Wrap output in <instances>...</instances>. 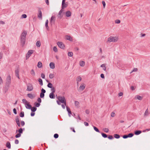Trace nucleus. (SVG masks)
I'll return each mask as SVG.
<instances>
[{
    "mask_svg": "<svg viewBox=\"0 0 150 150\" xmlns=\"http://www.w3.org/2000/svg\"><path fill=\"white\" fill-rule=\"evenodd\" d=\"M27 34L26 31L24 30L21 36V43L22 46H23L25 43L26 36Z\"/></svg>",
    "mask_w": 150,
    "mask_h": 150,
    "instance_id": "1",
    "label": "nucleus"
},
{
    "mask_svg": "<svg viewBox=\"0 0 150 150\" xmlns=\"http://www.w3.org/2000/svg\"><path fill=\"white\" fill-rule=\"evenodd\" d=\"M57 98L60 103L64 104L66 106L67 104L66 100L64 96H59L57 97Z\"/></svg>",
    "mask_w": 150,
    "mask_h": 150,
    "instance_id": "2",
    "label": "nucleus"
},
{
    "mask_svg": "<svg viewBox=\"0 0 150 150\" xmlns=\"http://www.w3.org/2000/svg\"><path fill=\"white\" fill-rule=\"evenodd\" d=\"M118 38L116 37L110 36L108 39L107 42H115L117 41Z\"/></svg>",
    "mask_w": 150,
    "mask_h": 150,
    "instance_id": "3",
    "label": "nucleus"
},
{
    "mask_svg": "<svg viewBox=\"0 0 150 150\" xmlns=\"http://www.w3.org/2000/svg\"><path fill=\"white\" fill-rule=\"evenodd\" d=\"M11 79L10 76V75H8L6 78V86L8 87L9 86L11 83Z\"/></svg>",
    "mask_w": 150,
    "mask_h": 150,
    "instance_id": "4",
    "label": "nucleus"
},
{
    "mask_svg": "<svg viewBox=\"0 0 150 150\" xmlns=\"http://www.w3.org/2000/svg\"><path fill=\"white\" fill-rule=\"evenodd\" d=\"M34 52V50H30L28 51L27 53L26 54V59H28L31 56V54H32Z\"/></svg>",
    "mask_w": 150,
    "mask_h": 150,
    "instance_id": "5",
    "label": "nucleus"
},
{
    "mask_svg": "<svg viewBox=\"0 0 150 150\" xmlns=\"http://www.w3.org/2000/svg\"><path fill=\"white\" fill-rule=\"evenodd\" d=\"M33 89V85L30 83H28L27 84V91H32Z\"/></svg>",
    "mask_w": 150,
    "mask_h": 150,
    "instance_id": "6",
    "label": "nucleus"
},
{
    "mask_svg": "<svg viewBox=\"0 0 150 150\" xmlns=\"http://www.w3.org/2000/svg\"><path fill=\"white\" fill-rule=\"evenodd\" d=\"M57 45L61 49H64L65 47L64 44L61 42H57Z\"/></svg>",
    "mask_w": 150,
    "mask_h": 150,
    "instance_id": "7",
    "label": "nucleus"
},
{
    "mask_svg": "<svg viewBox=\"0 0 150 150\" xmlns=\"http://www.w3.org/2000/svg\"><path fill=\"white\" fill-rule=\"evenodd\" d=\"M46 92V91L42 88L41 90V92L40 95V97L41 98H43L45 96L44 93Z\"/></svg>",
    "mask_w": 150,
    "mask_h": 150,
    "instance_id": "8",
    "label": "nucleus"
},
{
    "mask_svg": "<svg viewBox=\"0 0 150 150\" xmlns=\"http://www.w3.org/2000/svg\"><path fill=\"white\" fill-rule=\"evenodd\" d=\"M55 20V17L54 16H52L51 17L50 20V23L51 25L54 24Z\"/></svg>",
    "mask_w": 150,
    "mask_h": 150,
    "instance_id": "9",
    "label": "nucleus"
},
{
    "mask_svg": "<svg viewBox=\"0 0 150 150\" xmlns=\"http://www.w3.org/2000/svg\"><path fill=\"white\" fill-rule=\"evenodd\" d=\"M63 11V10L62 9H62L60 11L59 13L58 17L60 19L63 16V14H62Z\"/></svg>",
    "mask_w": 150,
    "mask_h": 150,
    "instance_id": "10",
    "label": "nucleus"
},
{
    "mask_svg": "<svg viewBox=\"0 0 150 150\" xmlns=\"http://www.w3.org/2000/svg\"><path fill=\"white\" fill-rule=\"evenodd\" d=\"M85 86L84 84H81L78 89V91H83L85 88Z\"/></svg>",
    "mask_w": 150,
    "mask_h": 150,
    "instance_id": "11",
    "label": "nucleus"
},
{
    "mask_svg": "<svg viewBox=\"0 0 150 150\" xmlns=\"http://www.w3.org/2000/svg\"><path fill=\"white\" fill-rule=\"evenodd\" d=\"M25 107L26 108L30 109L32 108V106L29 104V102L25 104Z\"/></svg>",
    "mask_w": 150,
    "mask_h": 150,
    "instance_id": "12",
    "label": "nucleus"
},
{
    "mask_svg": "<svg viewBox=\"0 0 150 150\" xmlns=\"http://www.w3.org/2000/svg\"><path fill=\"white\" fill-rule=\"evenodd\" d=\"M66 16L67 17H70L71 16V13L69 11H68L65 12Z\"/></svg>",
    "mask_w": 150,
    "mask_h": 150,
    "instance_id": "13",
    "label": "nucleus"
},
{
    "mask_svg": "<svg viewBox=\"0 0 150 150\" xmlns=\"http://www.w3.org/2000/svg\"><path fill=\"white\" fill-rule=\"evenodd\" d=\"M67 109V111L68 112V115L69 117H71V111L70 108H69L68 106H66Z\"/></svg>",
    "mask_w": 150,
    "mask_h": 150,
    "instance_id": "14",
    "label": "nucleus"
},
{
    "mask_svg": "<svg viewBox=\"0 0 150 150\" xmlns=\"http://www.w3.org/2000/svg\"><path fill=\"white\" fill-rule=\"evenodd\" d=\"M15 72L16 76L19 79V71L18 69H16Z\"/></svg>",
    "mask_w": 150,
    "mask_h": 150,
    "instance_id": "15",
    "label": "nucleus"
},
{
    "mask_svg": "<svg viewBox=\"0 0 150 150\" xmlns=\"http://www.w3.org/2000/svg\"><path fill=\"white\" fill-rule=\"evenodd\" d=\"M49 97L50 98L52 99H54L55 98V95L54 93H51L49 95Z\"/></svg>",
    "mask_w": 150,
    "mask_h": 150,
    "instance_id": "16",
    "label": "nucleus"
},
{
    "mask_svg": "<svg viewBox=\"0 0 150 150\" xmlns=\"http://www.w3.org/2000/svg\"><path fill=\"white\" fill-rule=\"evenodd\" d=\"M66 38L67 40H69L70 41H72V38L69 35H67L66 36Z\"/></svg>",
    "mask_w": 150,
    "mask_h": 150,
    "instance_id": "17",
    "label": "nucleus"
},
{
    "mask_svg": "<svg viewBox=\"0 0 150 150\" xmlns=\"http://www.w3.org/2000/svg\"><path fill=\"white\" fill-rule=\"evenodd\" d=\"M50 66L51 69H54L55 68V65L54 63L53 62H50Z\"/></svg>",
    "mask_w": 150,
    "mask_h": 150,
    "instance_id": "18",
    "label": "nucleus"
},
{
    "mask_svg": "<svg viewBox=\"0 0 150 150\" xmlns=\"http://www.w3.org/2000/svg\"><path fill=\"white\" fill-rule=\"evenodd\" d=\"M48 22H49L48 20L47 19V20L45 22V26L47 29V30H48L49 29V27L48 26Z\"/></svg>",
    "mask_w": 150,
    "mask_h": 150,
    "instance_id": "19",
    "label": "nucleus"
},
{
    "mask_svg": "<svg viewBox=\"0 0 150 150\" xmlns=\"http://www.w3.org/2000/svg\"><path fill=\"white\" fill-rule=\"evenodd\" d=\"M39 14L38 15V17L41 18V19L42 18V12L41 10H40L39 11Z\"/></svg>",
    "mask_w": 150,
    "mask_h": 150,
    "instance_id": "20",
    "label": "nucleus"
},
{
    "mask_svg": "<svg viewBox=\"0 0 150 150\" xmlns=\"http://www.w3.org/2000/svg\"><path fill=\"white\" fill-rule=\"evenodd\" d=\"M79 64L81 67H84L85 65V62L83 61H80L79 62Z\"/></svg>",
    "mask_w": 150,
    "mask_h": 150,
    "instance_id": "21",
    "label": "nucleus"
},
{
    "mask_svg": "<svg viewBox=\"0 0 150 150\" xmlns=\"http://www.w3.org/2000/svg\"><path fill=\"white\" fill-rule=\"evenodd\" d=\"M27 96L31 99H33L35 97V96H34L31 93L28 94H27Z\"/></svg>",
    "mask_w": 150,
    "mask_h": 150,
    "instance_id": "22",
    "label": "nucleus"
},
{
    "mask_svg": "<svg viewBox=\"0 0 150 150\" xmlns=\"http://www.w3.org/2000/svg\"><path fill=\"white\" fill-rule=\"evenodd\" d=\"M24 130V128H23V129L22 128H20L18 129V133L21 134H22L23 133V130Z\"/></svg>",
    "mask_w": 150,
    "mask_h": 150,
    "instance_id": "23",
    "label": "nucleus"
},
{
    "mask_svg": "<svg viewBox=\"0 0 150 150\" xmlns=\"http://www.w3.org/2000/svg\"><path fill=\"white\" fill-rule=\"evenodd\" d=\"M6 146L8 148L10 149L11 147L10 143L9 142H7L6 143Z\"/></svg>",
    "mask_w": 150,
    "mask_h": 150,
    "instance_id": "24",
    "label": "nucleus"
},
{
    "mask_svg": "<svg viewBox=\"0 0 150 150\" xmlns=\"http://www.w3.org/2000/svg\"><path fill=\"white\" fill-rule=\"evenodd\" d=\"M142 133V131L140 130H137L134 132V134L136 135H138Z\"/></svg>",
    "mask_w": 150,
    "mask_h": 150,
    "instance_id": "25",
    "label": "nucleus"
},
{
    "mask_svg": "<svg viewBox=\"0 0 150 150\" xmlns=\"http://www.w3.org/2000/svg\"><path fill=\"white\" fill-rule=\"evenodd\" d=\"M67 4H66V3H64V4H63V5L62 4V9H64L66 7H67Z\"/></svg>",
    "mask_w": 150,
    "mask_h": 150,
    "instance_id": "26",
    "label": "nucleus"
},
{
    "mask_svg": "<svg viewBox=\"0 0 150 150\" xmlns=\"http://www.w3.org/2000/svg\"><path fill=\"white\" fill-rule=\"evenodd\" d=\"M82 79L81 77L80 76H79L76 78V80L78 82L80 81Z\"/></svg>",
    "mask_w": 150,
    "mask_h": 150,
    "instance_id": "27",
    "label": "nucleus"
},
{
    "mask_svg": "<svg viewBox=\"0 0 150 150\" xmlns=\"http://www.w3.org/2000/svg\"><path fill=\"white\" fill-rule=\"evenodd\" d=\"M31 109V110L32 112H35V111L37 110V108L35 107H32Z\"/></svg>",
    "mask_w": 150,
    "mask_h": 150,
    "instance_id": "28",
    "label": "nucleus"
},
{
    "mask_svg": "<svg viewBox=\"0 0 150 150\" xmlns=\"http://www.w3.org/2000/svg\"><path fill=\"white\" fill-rule=\"evenodd\" d=\"M38 81L39 82L40 85L41 86H42L43 85V82L42 79L40 78H39L38 79Z\"/></svg>",
    "mask_w": 150,
    "mask_h": 150,
    "instance_id": "29",
    "label": "nucleus"
},
{
    "mask_svg": "<svg viewBox=\"0 0 150 150\" xmlns=\"http://www.w3.org/2000/svg\"><path fill=\"white\" fill-rule=\"evenodd\" d=\"M36 45L38 47H40L41 45V43L40 41H38L36 43Z\"/></svg>",
    "mask_w": 150,
    "mask_h": 150,
    "instance_id": "30",
    "label": "nucleus"
},
{
    "mask_svg": "<svg viewBox=\"0 0 150 150\" xmlns=\"http://www.w3.org/2000/svg\"><path fill=\"white\" fill-rule=\"evenodd\" d=\"M100 67H103V69L105 71L106 70V67H105V64H102L101 66Z\"/></svg>",
    "mask_w": 150,
    "mask_h": 150,
    "instance_id": "31",
    "label": "nucleus"
},
{
    "mask_svg": "<svg viewBox=\"0 0 150 150\" xmlns=\"http://www.w3.org/2000/svg\"><path fill=\"white\" fill-rule=\"evenodd\" d=\"M54 76V75L53 74H50L49 75V77L50 79H52Z\"/></svg>",
    "mask_w": 150,
    "mask_h": 150,
    "instance_id": "32",
    "label": "nucleus"
},
{
    "mask_svg": "<svg viewBox=\"0 0 150 150\" xmlns=\"http://www.w3.org/2000/svg\"><path fill=\"white\" fill-rule=\"evenodd\" d=\"M114 137L116 139H119L120 138V135L117 134H115L114 135Z\"/></svg>",
    "mask_w": 150,
    "mask_h": 150,
    "instance_id": "33",
    "label": "nucleus"
},
{
    "mask_svg": "<svg viewBox=\"0 0 150 150\" xmlns=\"http://www.w3.org/2000/svg\"><path fill=\"white\" fill-rule=\"evenodd\" d=\"M75 105L78 108L79 106V102L77 101H75Z\"/></svg>",
    "mask_w": 150,
    "mask_h": 150,
    "instance_id": "34",
    "label": "nucleus"
},
{
    "mask_svg": "<svg viewBox=\"0 0 150 150\" xmlns=\"http://www.w3.org/2000/svg\"><path fill=\"white\" fill-rule=\"evenodd\" d=\"M42 67V63L40 62H39L38 64V67L39 68H40L41 67Z\"/></svg>",
    "mask_w": 150,
    "mask_h": 150,
    "instance_id": "35",
    "label": "nucleus"
},
{
    "mask_svg": "<svg viewBox=\"0 0 150 150\" xmlns=\"http://www.w3.org/2000/svg\"><path fill=\"white\" fill-rule=\"evenodd\" d=\"M24 112L23 111L21 112L20 113V117H24Z\"/></svg>",
    "mask_w": 150,
    "mask_h": 150,
    "instance_id": "36",
    "label": "nucleus"
},
{
    "mask_svg": "<svg viewBox=\"0 0 150 150\" xmlns=\"http://www.w3.org/2000/svg\"><path fill=\"white\" fill-rule=\"evenodd\" d=\"M94 130L97 132L100 133V131L99 129L96 127L93 126Z\"/></svg>",
    "mask_w": 150,
    "mask_h": 150,
    "instance_id": "37",
    "label": "nucleus"
},
{
    "mask_svg": "<svg viewBox=\"0 0 150 150\" xmlns=\"http://www.w3.org/2000/svg\"><path fill=\"white\" fill-rule=\"evenodd\" d=\"M30 74L32 76H35V73L34 70L33 69H32L30 71Z\"/></svg>",
    "mask_w": 150,
    "mask_h": 150,
    "instance_id": "38",
    "label": "nucleus"
},
{
    "mask_svg": "<svg viewBox=\"0 0 150 150\" xmlns=\"http://www.w3.org/2000/svg\"><path fill=\"white\" fill-rule=\"evenodd\" d=\"M52 83H49L48 84L47 86L48 87H49V88H51L52 87H53L52 86Z\"/></svg>",
    "mask_w": 150,
    "mask_h": 150,
    "instance_id": "39",
    "label": "nucleus"
},
{
    "mask_svg": "<svg viewBox=\"0 0 150 150\" xmlns=\"http://www.w3.org/2000/svg\"><path fill=\"white\" fill-rule=\"evenodd\" d=\"M68 55L69 57H72L73 55V53L71 52H68Z\"/></svg>",
    "mask_w": 150,
    "mask_h": 150,
    "instance_id": "40",
    "label": "nucleus"
},
{
    "mask_svg": "<svg viewBox=\"0 0 150 150\" xmlns=\"http://www.w3.org/2000/svg\"><path fill=\"white\" fill-rule=\"evenodd\" d=\"M34 105L35 106V107H39L40 105V103H38L37 102H35L34 103Z\"/></svg>",
    "mask_w": 150,
    "mask_h": 150,
    "instance_id": "41",
    "label": "nucleus"
},
{
    "mask_svg": "<svg viewBox=\"0 0 150 150\" xmlns=\"http://www.w3.org/2000/svg\"><path fill=\"white\" fill-rule=\"evenodd\" d=\"M15 121L16 122H19V119L18 116H16V118H15Z\"/></svg>",
    "mask_w": 150,
    "mask_h": 150,
    "instance_id": "42",
    "label": "nucleus"
},
{
    "mask_svg": "<svg viewBox=\"0 0 150 150\" xmlns=\"http://www.w3.org/2000/svg\"><path fill=\"white\" fill-rule=\"evenodd\" d=\"M101 134L102 137L104 138H106L107 137V135L103 133H101Z\"/></svg>",
    "mask_w": 150,
    "mask_h": 150,
    "instance_id": "43",
    "label": "nucleus"
},
{
    "mask_svg": "<svg viewBox=\"0 0 150 150\" xmlns=\"http://www.w3.org/2000/svg\"><path fill=\"white\" fill-rule=\"evenodd\" d=\"M149 114V112L148 110V109H147L144 113V115H147Z\"/></svg>",
    "mask_w": 150,
    "mask_h": 150,
    "instance_id": "44",
    "label": "nucleus"
},
{
    "mask_svg": "<svg viewBox=\"0 0 150 150\" xmlns=\"http://www.w3.org/2000/svg\"><path fill=\"white\" fill-rule=\"evenodd\" d=\"M128 137H131L134 135V134L132 133H130L128 135Z\"/></svg>",
    "mask_w": 150,
    "mask_h": 150,
    "instance_id": "45",
    "label": "nucleus"
},
{
    "mask_svg": "<svg viewBox=\"0 0 150 150\" xmlns=\"http://www.w3.org/2000/svg\"><path fill=\"white\" fill-rule=\"evenodd\" d=\"M21 136V134H19V133H17L15 137L16 138H18L20 137Z\"/></svg>",
    "mask_w": 150,
    "mask_h": 150,
    "instance_id": "46",
    "label": "nucleus"
},
{
    "mask_svg": "<svg viewBox=\"0 0 150 150\" xmlns=\"http://www.w3.org/2000/svg\"><path fill=\"white\" fill-rule=\"evenodd\" d=\"M22 101L23 103L25 104H26L28 102L27 101V100L25 99H23Z\"/></svg>",
    "mask_w": 150,
    "mask_h": 150,
    "instance_id": "47",
    "label": "nucleus"
},
{
    "mask_svg": "<svg viewBox=\"0 0 150 150\" xmlns=\"http://www.w3.org/2000/svg\"><path fill=\"white\" fill-rule=\"evenodd\" d=\"M103 130L104 132L106 133H108L109 132V129L107 128H105L103 129Z\"/></svg>",
    "mask_w": 150,
    "mask_h": 150,
    "instance_id": "48",
    "label": "nucleus"
},
{
    "mask_svg": "<svg viewBox=\"0 0 150 150\" xmlns=\"http://www.w3.org/2000/svg\"><path fill=\"white\" fill-rule=\"evenodd\" d=\"M51 91H52V93H54L55 91V88L54 87L51 88Z\"/></svg>",
    "mask_w": 150,
    "mask_h": 150,
    "instance_id": "49",
    "label": "nucleus"
},
{
    "mask_svg": "<svg viewBox=\"0 0 150 150\" xmlns=\"http://www.w3.org/2000/svg\"><path fill=\"white\" fill-rule=\"evenodd\" d=\"M137 98L138 99L141 100H142V96H137Z\"/></svg>",
    "mask_w": 150,
    "mask_h": 150,
    "instance_id": "50",
    "label": "nucleus"
},
{
    "mask_svg": "<svg viewBox=\"0 0 150 150\" xmlns=\"http://www.w3.org/2000/svg\"><path fill=\"white\" fill-rule=\"evenodd\" d=\"M27 16L25 14H23L21 16V18H27Z\"/></svg>",
    "mask_w": 150,
    "mask_h": 150,
    "instance_id": "51",
    "label": "nucleus"
},
{
    "mask_svg": "<svg viewBox=\"0 0 150 150\" xmlns=\"http://www.w3.org/2000/svg\"><path fill=\"white\" fill-rule=\"evenodd\" d=\"M54 137L55 138L57 139L59 135L57 134H55L54 135Z\"/></svg>",
    "mask_w": 150,
    "mask_h": 150,
    "instance_id": "52",
    "label": "nucleus"
},
{
    "mask_svg": "<svg viewBox=\"0 0 150 150\" xmlns=\"http://www.w3.org/2000/svg\"><path fill=\"white\" fill-rule=\"evenodd\" d=\"M115 22L116 23L119 24L120 23V21L118 19L116 20L115 21Z\"/></svg>",
    "mask_w": 150,
    "mask_h": 150,
    "instance_id": "53",
    "label": "nucleus"
},
{
    "mask_svg": "<svg viewBox=\"0 0 150 150\" xmlns=\"http://www.w3.org/2000/svg\"><path fill=\"white\" fill-rule=\"evenodd\" d=\"M115 116V113L114 112H112L111 114V116L112 117H114Z\"/></svg>",
    "mask_w": 150,
    "mask_h": 150,
    "instance_id": "54",
    "label": "nucleus"
},
{
    "mask_svg": "<svg viewBox=\"0 0 150 150\" xmlns=\"http://www.w3.org/2000/svg\"><path fill=\"white\" fill-rule=\"evenodd\" d=\"M25 124L24 122L23 121H21V125L22 126H23Z\"/></svg>",
    "mask_w": 150,
    "mask_h": 150,
    "instance_id": "55",
    "label": "nucleus"
},
{
    "mask_svg": "<svg viewBox=\"0 0 150 150\" xmlns=\"http://www.w3.org/2000/svg\"><path fill=\"white\" fill-rule=\"evenodd\" d=\"M53 51H54L55 52H56L57 51V48L54 46L53 47Z\"/></svg>",
    "mask_w": 150,
    "mask_h": 150,
    "instance_id": "56",
    "label": "nucleus"
},
{
    "mask_svg": "<svg viewBox=\"0 0 150 150\" xmlns=\"http://www.w3.org/2000/svg\"><path fill=\"white\" fill-rule=\"evenodd\" d=\"M108 138L110 139H112L113 138V137L112 135H109L108 137Z\"/></svg>",
    "mask_w": 150,
    "mask_h": 150,
    "instance_id": "57",
    "label": "nucleus"
},
{
    "mask_svg": "<svg viewBox=\"0 0 150 150\" xmlns=\"http://www.w3.org/2000/svg\"><path fill=\"white\" fill-rule=\"evenodd\" d=\"M102 3L103 4V8H105V5H106V4H105V1H102Z\"/></svg>",
    "mask_w": 150,
    "mask_h": 150,
    "instance_id": "58",
    "label": "nucleus"
},
{
    "mask_svg": "<svg viewBox=\"0 0 150 150\" xmlns=\"http://www.w3.org/2000/svg\"><path fill=\"white\" fill-rule=\"evenodd\" d=\"M37 101L38 102V103H40L42 101L41 99L40 98H38Z\"/></svg>",
    "mask_w": 150,
    "mask_h": 150,
    "instance_id": "59",
    "label": "nucleus"
},
{
    "mask_svg": "<svg viewBox=\"0 0 150 150\" xmlns=\"http://www.w3.org/2000/svg\"><path fill=\"white\" fill-rule=\"evenodd\" d=\"M19 143V141L17 139H16L15 140V143L16 144H18Z\"/></svg>",
    "mask_w": 150,
    "mask_h": 150,
    "instance_id": "60",
    "label": "nucleus"
},
{
    "mask_svg": "<svg viewBox=\"0 0 150 150\" xmlns=\"http://www.w3.org/2000/svg\"><path fill=\"white\" fill-rule=\"evenodd\" d=\"M3 83V80L2 79L1 77L0 76V84H1Z\"/></svg>",
    "mask_w": 150,
    "mask_h": 150,
    "instance_id": "61",
    "label": "nucleus"
},
{
    "mask_svg": "<svg viewBox=\"0 0 150 150\" xmlns=\"http://www.w3.org/2000/svg\"><path fill=\"white\" fill-rule=\"evenodd\" d=\"M128 137L127 135H125L123 136L124 139H126Z\"/></svg>",
    "mask_w": 150,
    "mask_h": 150,
    "instance_id": "62",
    "label": "nucleus"
},
{
    "mask_svg": "<svg viewBox=\"0 0 150 150\" xmlns=\"http://www.w3.org/2000/svg\"><path fill=\"white\" fill-rule=\"evenodd\" d=\"M13 112L15 114H17V112H16V109L15 108H14L13 109Z\"/></svg>",
    "mask_w": 150,
    "mask_h": 150,
    "instance_id": "63",
    "label": "nucleus"
},
{
    "mask_svg": "<svg viewBox=\"0 0 150 150\" xmlns=\"http://www.w3.org/2000/svg\"><path fill=\"white\" fill-rule=\"evenodd\" d=\"M84 125L86 126H87L88 125V124L87 122H84Z\"/></svg>",
    "mask_w": 150,
    "mask_h": 150,
    "instance_id": "64",
    "label": "nucleus"
}]
</instances>
